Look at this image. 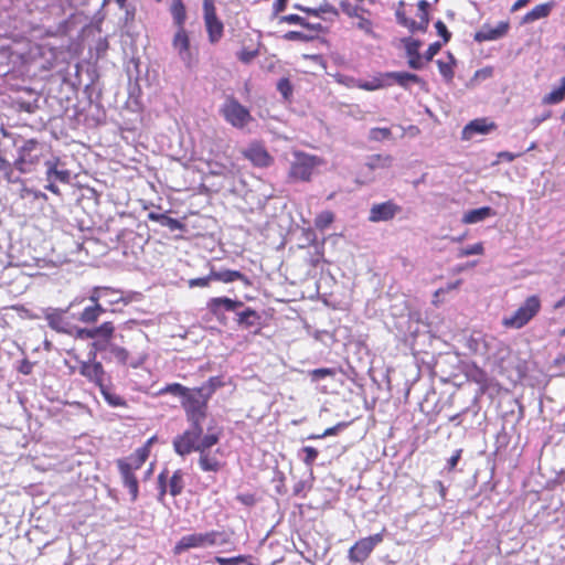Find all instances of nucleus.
<instances>
[{"label":"nucleus","instance_id":"obj_58","mask_svg":"<svg viewBox=\"0 0 565 565\" xmlns=\"http://www.w3.org/2000/svg\"><path fill=\"white\" fill-rule=\"evenodd\" d=\"M278 89L285 97H287L291 93V87L287 79L279 81Z\"/></svg>","mask_w":565,"mask_h":565},{"label":"nucleus","instance_id":"obj_47","mask_svg":"<svg viewBox=\"0 0 565 565\" xmlns=\"http://www.w3.org/2000/svg\"><path fill=\"white\" fill-rule=\"evenodd\" d=\"M110 352L121 363H125L128 358V352L124 348L117 345H110Z\"/></svg>","mask_w":565,"mask_h":565},{"label":"nucleus","instance_id":"obj_13","mask_svg":"<svg viewBox=\"0 0 565 565\" xmlns=\"http://www.w3.org/2000/svg\"><path fill=\"white\" fill-rule=\"evenodd\" d=\"M92 355V360L81 364L79 373L100 387L104 384V367L102 363L95 361V353Z\"/></svg>","mask_w":565,"mask_h":565},{"label":"nucleus","instance_id":"obj_26","mask_svg":"<svg viewBox=\"0 0 565 565\" xmlns=\"http://www.w3.org/2000/svg\"><path fill=\"white\" fill-rule=\"evenodd\" d=\"M551 10H552L551 3L539 4L524 15L523 22L530 23V22L546 18L550 14Z\"/></svg>","mask_w":565,"mask_h":565},{"label":"nucleus","instance_id":"obj_19","mask_svg":"<svg viewBox=\"0 0 565 565\" xmlns=\"http://www.w3.org/2000/svg\"><path fill=\"white\" fill-rule=\"evenodd\" d=\"M509 29L507 22H500L495 28H483L476 34L477 41H493L503 36Z\"/></svg>","mask_w":565,"mask_h":565},{"label":"nucleus","instance_id":"obj_16","mask_svg":"<svg viewBox=\"0 0 565 565\" xmlns=\"http://www.w3.org/2000/svg\"><path fill=\"white\" fill-rule=\"evenodd\" d=\"M242 306V301L233 300L227 297L212 298L207 302V308L213 315H218L221 310L235 311L237 308Z\"/></svg>","mask_w":565,"mask_h":565},{"label":"nucleus","instance_id":"obj_31","mask_svg":"<svg viewBox=\"0 0 565 565\" xmlns=\"http://www.w3.org/2000/svg\"><path fill=\"white\" fill-rule=\"evenodd\" d=\"M211 277L213 280H218L223 282H232L243 278V275L236 270H221V271H212Z\"/></svg>","mask_w":565,"mask_h":565},{"label":"nucleus","instance_id":"obj_64","mask_svg":"<svg viewBox=\"0 0 565 565\" xmlns=\"http://www.w3.org/2000/svg\"><path fill=\"white\" fill-rule=\"evenodd\" d=\"M287 0H275L274 10L276 13L282 12L286 8Z\"/></svg>","mask_w":565,"mask_h":565},{"label":"nucleus","instance_id":"obj_22","mask_svg":"<svg viewBox=\"0 0 565 565\" xmlns=\"http://www.w3.org/2000/svg\"><path fill=\"white\" fill-rule=\"evenodd\" d=\"M45 166L47 181L58 180L62 183H67L70 181V172L67 170H58L57 160H49L45 162Z\"/></svg>","mask_w":565,"mask_h":565},{"label":"nucleus","instance_id":"obj_15","mask_svg":"<svg viewBox=\"0 0 565 565\" xmlns=\"http://www.w3.org/2000/svg\"><path fill=\"white\" fill-rule=\"evenodd\" d=\"M494 129L493 122H488L487 119H476L469 122L462 130V139L470 140L475 135H486Z\"/></svg>","mask_w":565,"mask_h":565},{"label":"nucleus","instance_id":"obj_45","mask_svg":"<svg viewBox=\"0 0 565 565\" xmlns=\"http://www.w3.org/2000/svg\"><path fill=\"white\" fill-rule=\"evenodd\" d=\"M302 451L306 454V457L303 458L305 463L307 466H311L318 457V450L313 447L307 446Z\"/></svg>","mask_w":565,"mask_h":565},{"label":"nucleus","instance_id":"obj_28","mask_svg":"<svg viewBox=\"0 0 565 565\" xmlns=\"http://www.w3.org/2000/svg\"><path fill=\"white\" fill-rule=\"evenodd\" d=\"M103 312H105V309L100 305H90L82 311L78 320L84 323H93L98 320Z\"/></svg>","mask_w":565,"mask_h":565},{"label":"nucleus","instance_id":"obj_55","mask_svg":"<svg viewBox=\"0 0 565 565\" xmlns=\"http://www.w3.org/2000/svg\"><path fill=\"white\" fill-rule=\"evenodd\" d=\"M334 371L331 369H316L311 372L313 379H321L324 376L333 375Z\"/></svg>","mask_w":565,"mask_h":565},{"label":"nucleus","instance_id":"obj_17","mask_svg":"<svg viewBox=\"0 0 565 565\" xmlns=\"http://www.w3.org/2000/svg\"><path fill=\"white\" fill-rule=\"evenodd\" d=\"M77 299L73 300L68 308L65 310H51L45 313V319L47 320L49 326L58 332H65V321L63 315L68 311V309L77 303Z\"/></svg>","mask_w":565,"mask_h":565},{"label":"nucleus","instance_id":"obj_8","mask_svg":"<svg viewBox=\"0 0 565 565\" xmlns=\"http://www.w3.org/2000/svg\"><path fill=\"white\" fill-rule=\"evenodd\" d=\"M172 47L186 68L195 64V54L190 44V36L184 28H180L173 35Z\"/></svg>","mask_w":565,"mask_h":565},{"label":"nucleus","instance_id":"obj_3","mask_svg":"<svg viewBox=\"0 0 565 565\" xmlns=\"http://www.w3.org/2000/svg\"><path fill=\"white\" fill-rule=\"evenodd\" d=\"M228 542L225 533L210 531L205 533H192L182 536L175 544L174 554H181L190 548H206L211 546H222Z\"/></svg>","mask_w":565,"mask_h":565},{"label":"nucleus","instance_id":"obj_41","mask_svg":"<svg viewBox=\"0 0 565 565\" xmlns=\"http://www.w3.org/2000/svg\"><path fill=\"white\" fill-rule=\"evenodd\" d=\"M215 562L220 565H239L242 563H245L246 562V557L245 556H235V557H221V556H217L215 558Z\"/></svg>","mask_w":565,"mask_h":565},{"label":"nucleus","instance_id":"obj_2","mask_svg":"<svg viewBox=\"0 0 565 565\" xmlns=\"http://www.w3.org/2000/svg\"><path fill=\"white\" fill-rule=\"evenodd\" d=\"M147 458L148 447H140L128 458L117 461L122 482L128 488L132 501L138 497V481L134 471L140 469Z\"/></svg>","mask_w":565,"mask_h":565},{"label":"nucleus","instance_id":"obj_54","mask_svg":"<svg viewBox=\"0 0 565 565\" xmlns=\"http://www.w3.org/2000/svg\"><path fill=\"white\" fill-rule=\"evenodd\" d=\"M257 55V51H248V50H243L239 54H238V58L243 62V63H249L250 61H253L255 58V56Z\"/></svg>","mask_w":565,"mask_h":565},{"label":"nucleus","instance_id":"obj_9","mask_svg":"<svg viewBox=\"0 0 565 565\" xmlns=\"http://www.w3.org/2000/svg\"><path fill=\"white\" fill-rule=\"evenodd\" d=\"M383 541V535L381 533H376L374 535L363 537L359 540L350 550H349V559L353 563H362L364 562L372 551L375 548L377 544Z\"/></svg>","mask_w":565,"mask_h":565},{"label":"nucleus","instance_id":"obj_57","mask_svg":"<svg viewBox=\"0 0 565 565\" xmlns=\"http://www.w3.org/2000/svg\"><path fill=\"white\" fill-rule=\"evenodd\" d=\"M77 337L82 339H94L96 338L95 329H79L77 331Z\"/></svg>","mask_w":565,"mask_h":565},{"label":"nucleus","instance_id":"obj_59","mask_svg":"<svg viewBox=\"0 0 565 565\" xmlns=\"http://www.w3.org/2000/svg\"><path fill=\"white\" fill-rule=\"evenodd\" d=\"M230 171H231V169L223 164L222 166L215 164L214 167H211V170H210V172L215 175H224Z\"/></svg>","mask_w":565,"mask_h":565},{"label":"nucleus","instance_id":"obj_29","mask_svg":"<svg viewBox=\"0 0 565 565\" xmlns=\"http://www.w3.org/2000/svg\"><path fill=\"white\" fill-rule=\"evenodd\" d=\"M199 465L204 471H217L220 461L207 450L200 451Z\"/></svg>","mask_w":565,"mask_h":565},{"label":"nucleus","instance_id":"obj_1","mask_svg":"<svg viewBox=\"0 0 565 565\" xmlns=\"http://www.w3.org/2000/svg\"><path fill=\"white\" fill-rule=\"evenodd\" d=\"M202 433V425L191 424L189 429L174 438V451L180 456H185L192 451L207 450L218 441V433L215 429L209 428L203 437Z\"/></svg>","mask_w":565,"mask_h":565},{"label":"nucleus","instance_id":"obj_4","mask_svg":"<svg viewBox=\"0 0 565 565\" xmlns=\"http://www.w3.org/2000/svg\"><path fill=\"white\" fill-rule=\"evenodd\" d=\"M541 300L537 296H530L511 316L504 317L502 324L510 329H521L526 326L540 311Z\"/></svg>","mask_w":565,"mask_h":565},{"label":"nucleus","instance_id":"obj_56","mask_svg":"<svg viewBox=\"0 0 565 565\" xmlns=\"http://www.w3.org/2000/svg\"><path fill=\"white\" fill-rule=\"evenodd\" d=\"M408 65L413 70H420V68H423L422 56L420 55L409 56L408 57Z\"/></svg>","mask_w":565,"mask_h":565},{"label":"nucleus","instance_id":"obj_49","mask_svg":"<svg viewBox=\"0 0 565 565\" xmlns=\"http://www.w3.org/2000/svg\"><path fill=\"white\" fill-rule=\"evenodd\" d=\"M211 280H213V277H211V274H210L206 277L190 279L189 280V286L191 288H193V287H207Z\"/></svg>","mask_w":565,"mask_h":565},{"label":"nucleus","instance_id":"obj_61","mask_svg":"<svg viewBox=\"0 0 565 565\" xmlns=\"http://www.w3.org/2000/svg\"><path fill=\"white\" fill-rule=\"evenodd\" d=\"M460 455H461V450H457V451H456V452H455V454L449 458V460H448V468H449V470L454 469V468L457 466V463H458V461H459V459H460Z\"/></svg>","mask_w":565,"mask_h":565},{"label":"nucleus","instance_id":"obj_44","mask_svg":"<svg viewBox=\"0 0 565 565\" xmlns=\"http://www.w3.org/2000/svg\"><path fill=\"white\" fill-rule=\"evenodd\" d=\"M395 14H396V20H397V22H398L401 25H403V26L407 28V29L412 32V26H414V20L408 19V18L406 17L405 12H404V11H402V10H399V9H398V10H396V13H395Z\"/></svg>","mask_w":565,"mask_h":565},{"label":"nucleus","instance_id":"obj_11","mask_svg":"<svg viewBox=\"0 0 565 565\" xmlns=\"http://www.w3.org/2000/svg\"><path fill=\"white\" fill-rule=\"evenodd\" d=\"M38 141L34 139L26 140L19 149V157L15 161V167L22 173L30 171L31 166L39 162V156L33 152L36 150Z\"/></svg>","mask_w":565,"mask_h":565},{"label":"nucleus","instance_id":"obj_27","mask_svg":"<svg viewBox=\"0 0 565 565\" xmlns=\"http://www.w3.org/2000/svg\"><path fill=\"white\" fill-rule=\"evenodd\" d=\"M149 220L159 223L162 226L168 227L171 231H177L182 228L181 222L175 218H172L166 214L150 212L148 215Z\"/></svg>","mask_w":565,"mask_h":565},{"label":"nucleus","instance_id":"obj_51","mask_svg":"<svg viewBox=\"0 0 565 565\" xmlns=\"http://www.w3.org/2000/svg\"><path fill=\"white\" fill-rule=\"evenodd\" d=\"M441 47V43L440 42H435L433 44H430L427 49V51L425 52V58L427 61H430L440 50Z\"/></svg>","mask_w":565,"mask_h":565},{"label":"nucleus","instance_id":"obj_6","mask_svg":"<svg viewBox=\"0 0 565 565\" xmlns=\"http://www.w3.org/2000/svg\"><path fill=\"white\" fill-rule=\"evenodd\" d=\"M207 396L202 388L190 390L183 398L182 405L191 424L202 425L205 419Z\"/></svg>","mask_w":565,"mask_h":565},{"label":"nucleus","instance_id":"obj_30","mask_svg":"<svg viewBox=\"0 0 565 565\" xmlns=\"http://www.w3.org/2000/svg\"><path fill=\"white\" fill-rule=\"evenodd\" d=\"M393 163V157L390 154H374L369 158L366 166L371 170L387 169Z\"/></svg>","mask_w":565,"mask_h":565},{"label":"nucleus","instance_id":"obj_36","mask_svg":"<svg viewBox=\"0 0 565 565\" xmlns=\"http://www.w3.org/2000/svg\"><path fill=\"white\" fill-rule=\"evenodd\" d=\"M334 220V215L330 211L321 212L315 220V225L319 230L327 228Z\"/></svg>","mask_w":565,"mask_h":565},{"label":"nucleus","instance_id":"obj_35","mask_svg":"<svg viewBox=\"0 0 565 565\" xmlns=\"http://www.w3.org/2000/svg\"><path fill=\"white\" fill-rule=\"evenodd\" d=\"M189 391H190L189 388L182 386L181 384L173 383V384H169L166 387L161 388L160 393L161 394H172V395L181 396L182 398H184L186 396V394L189 393Z\"/></svg>","mask_w":565,"mask_h":565},{"label":"nucleus","instance_id":"obj_42","mask_svg":"<svg viewBox=\"0 0 565 565\" xmlns=\"http://www.w3.org/2000/svg\"><path fill=\"white\" fill-rule=\"evenodd\" d=\"M342 11L349 17L356 18L360 14L361 8L350 3L349 1H341L340 3Z\"/></svg>","mask_w":565,"mask_h":565},{"label":"nucleus","instance_id":"obj_23","mask_svg":"<svg viewBox=\"0 0 565 565\" xmlns=\"http://www.w3.org/2000/svg\"><path fill=\"white\" fill-rule=\"evenodd\" d=\"M170 12L173 18L174 24L180 28H184V22L186 19L185 7L182 0H172Z\"/></svg>","mask_w":565,"mask_h":565},{"label":"nucleus","instance_id":"obj_12","mask_svg":"<svg viewBox=\"0 0 565 565\" xmlns=\"http://www.w3.org/2000/svg\"><path fill=\"white\" fill-rule=\"evenodd\" d=\"M243 154L254 166L268 167L273 162L271 156L268 153L266 148L259 142L250 143L246 149L243 150Z\"/></svg>","mask_w":565,"mask_h":565},{"label":"nucleus","instance_id":"obj_33","mask_svg":"<svg viewBox=\"0 0 565 565\" xmlns=\"http://www.w3.org/2000/svg\"><path fill=\"white\" fill-rule=\"evenodd\" d=\"M183 489L182 473L180 470H177L170 481H169V492L172 497H175L181 493Z\"/></svg>","mask_w":565,"mask_h":565},{"label":"nucleus","instance_id":"obj_32","mask_svg":"<svg viewBox=\"0 0 565 565\" xmlns=\"http://www.w3.org/2000/svg\"><path fill=\"white\" fill-rule=\"evenodd\" d=\"M105 401L113 407H120L125 405V401L119 395L113 393L104 384L99 387Z\"/></svg>","mask_w":565,"mask_h":565},{"label":"nucleus","instance_id":"obj_63","mask_svg":"<svg viewBox=\"0 0 565 565\" xmlns=\"http://www.w3.org/2000/svg\"><path fill=\"white\" fill-rule=\"evenodd\" d=\"M296 9L300 10V11H303L308 14H312L315 17H320L319 15V9L316 8V9H312V8H308V7H302V6H299V4H296L295 6Z\"/></svg>","mask_w":565,"mask_h":565},{"label":"nucleus","instance_id":"obj_52","mask_svg":"<svg viewBox=\"0 0 565 565\" xmlns=\"http://www.w3.org/2000/svg\"><path fill=\"white\" fill-rule=\"evenodd\" d=\"M318 9H319V15L320 17L322 14H327V13L332 14V15H338L337 9L333 6H331L330 3H328V2L321 3L318 7Z\"/></svg>","mask_w":565,"mask_h":565},{"label":"nucleus","instance_id":"obj_62","mask_svg":"<svg viewBox=\"0 0 565 565\" xmlns=\"http://www.w3.org/2000/svg\"><path fill=\"white\" fill-rule=\"evenodd\" d=\"M32 367H33L32 363H31V362H29V361H26V360H24V361L21 363V365H20V367H19V371H20L21 373H23V374L28 375V374H30V373L32 372Z\"/></svg>","mask_w":565,"mask_h":565},{"label":"nucleus","instance_id":"obj_37","mask_svg":"<svg viewBox=\"0 0 565 565\" xmlns=\"http://www.w3.org/2000/svg\"><path fill=\"white\" fill-rule=\"evenodd\" d=\"M403 42H404L405 51H406V54L408 57L420 55L419 54V49L422 45L420 41L408 38V39H405Z\"/></svg>","mask_w":565,"mask_h":565},{"label":"nucleus","instance_id":"obj_14","mask_svg":"<svg viewBox=\"0 0 565 565\" xmlns=\"http://www.w3.org/2000/svg\"><path fill=\"white\" fill-rule=\"evenodd\" d=\"M398 210V206L391 201L374 204L370 210L369 221L373 223L390 221Z\"/></svg>","mask_w":565,"mask_h":565},{"label":"nucleus","instance_id":"obj_40","mask_svg":"<svg viewBox=\"0 0 565 565\" xmlns=\"http://www.w3.org/2000/svg\"><path fill=\"white\" fill-rule=\"evenodd\" d=\"M96 331V338L103 337L109 339L114 333V326L111 322H104L102 326L94 328Z\"/></svg>","mask_w":565,"mask_h":565},{"label":"nucleus","instance_id":"obj_53","mask_svg":"<svg viewBox=\"0 0 565 565\" xmlns=\"http://www.w3.org/2000/svg\"><path fill=\"white\" fill-rule=\"evenodd\" d=\"M256 313L254 310L252 309H246L245 311H242L238 313V322L239 323H246V324H252V322L249 321V318L250 317H255Z\"/></svg>","mask_w":565,"mask_h":565},{"label":"nucleus","instance_id":"obj_48","mask_svg":"<svg viewBox=\"0 0 565 565\" xmlns=\"http://www.w3.org/2000/svg\"><path fill=\"white\" fill-rule=\"evenodd\" d=\"M435 28L437 30L438 35L443 38L444 43H447L450 39V32L448 31L446 24L443 21H437L435 23Z\"/></svg>","mask_w":565,"mask_h":565},{"label":"nucleus","instance_id":"obj_25","mask_svg":"<svg viewBox=\"0 0 565 565\" xmlns=\"http://www.w3.org/2000/svg\"><path fill=\"white\" fill-rule=\"evenodd\" d=\"M565 97V77L559 81L558 87L554 88L551 93L542 98L544 105H555L561 103Z\"/></svg>","mask_w":565,"mask_h":565},{"label":"nucleus","instance_id":"obj_10","mask_svg":"<svg viewBox=\"0 0 565 565\" xmlns=\"http://www.w3.org/2000/svg\"><path fill=\"white\" fill-rule=\"evenodd\" d=\"M203 10L209 40L215 43L223 35V23L216 17L214 0H204Z\"/></svg>","mask_w":565,"mask_h":565},{"label":"nucleus","instance_id":"obj_24","mask_svg":"<svg viewBox=\"0 0 565 565\" xmlns=\"http://www.w3.org/2000/svg\"><path fill=\"white\" fill-rule=\"evenodd\" d=\"M438 70L446 82H451L454 78V67L456 65V60L451 53H448L447 60H438L437 61Z\"/></svg>","mask_w":565,"mask_h":565},{"label":"nucleus","instance_id":"obj_21","mask_svg":"<svg viewBox=\"0 0 565 565\" xmlns=\"http://www.w3.org/2000/svg\"><path fill=\"white\" fill-rule=\"evenodd\" d=\"M428 6L429 3L426 0H420L418 2V20H414V26H412V32L426 31L429 23V17L427 11Z\"/></svg>","mask_w":565,"mask_h":565},{"label":"nucleus","instance_id":"obj_7","mask_svg":"<svg viewBox=\"0 0 565 565\" xmlns=\"http://www.w3.org/2000/svg\"><path fill=\"white\" fill-rule=\"evenodd\" d=\"M225 120L235 128H244L252 121L249 110L234 97H227L221 108Z\"/></svg>","mask_w":565,"mask_h":565},{"label":"nucleus","instance_id":"obj_50","mask_svg":"<svg viewBox=\"0 0 565 565\" xmlns=\"http://www.w3.org/2000/svg\"><path fill=\"white\" fill-rule=\"evenodd\" d=\"M108 291L107 288L96 287L93 289L89 300L92 301V305H99L98 301L100 298H103L104 294Z\"/></svg>","mask_w":565,"mask_h":565},{"label":"nucleus","instance_id":"obj_38","mask_svg":"<svg viewBox=\"0 0 565 565\" xmlns=\"http://www.w3.org/2000/svg\"><path fill=\"white\" fill-rule=\"evenodd\" d=\"M392 132L390 128H372L370 130V139L374 141H380L384 139H388L391 137Z\"/></svg>","mask_w":565,"mask_h":565},{"label":"nucleus","instance_id":"obj_39","mask_svg":"<svg viewBox=\"0 0 565 565\" xmlns=\"http://www.w3.org/2000/svg\"><path fill=\"white\" fill-rule=\"evenodd\" d=\"M281 21L289 23V24H300L306 28L317 29L320 26V24L317 25H309L306 20L297 14H289L281 18Z\"/></svg>","mask_w":565,"mask_h":565},{"label":"nucleus","instance_id":"obj_46","mask_svg":"<svg viewBox=\"0 0 565 565\" xmlns=\"http://www.w3.org/2000/svg\"><path fill=\"white\" fill-rule=\"evenodd\" d=\"M356 19H358L356 26L361 31L365 32L366 34H371L372 33V22L369 19H366L360 14H359V17H356Z\"/></svg>","mask_w":565,"mask_h":565},{"label":"nucleus","instance_id":"obj_43","mask_svg":"<svg viewBox=\"0 0 565 565\" xmlns=\"http://www.w3.org/2000/svg\"><path fill=\"white\" fill-rule=\"evenodd\" d=\"M483 253V247L480 243L471 245L469 247L462 248L459 252L460 257L469 256V255H481Z\"/></svg>","mask_w":565,"mask_h":565},{"label":"nucleus","instance_id":"obj_60","mask_svg":"<svg viewBox=\"0 0 565 565\" xmlns=\"http://www.w3.org/2000/svg\"><path fill=\"white\" fill-rule=\"evenodd\" d=\"M491 75H492V68L486 67V68L477 71L475 74V78L487 79V78L491 77Z\"/></svg>","mask_w":565,"mask_h":565},{"label":"nucleus","instance_id":"obj_34","mask_svg":"<svg viewBox=\"0 0 565 565\" xmlns=\"http://www.w3.org/2000/svg\"><path fill=\"white\" fill-rule=\"evenodd\" d=\"M384 78L385 77L383 75L382 77H374L371 81H360L356 86L369 92L376 90L385 86Z\"/></svg>","mask_w":565,"mask_h":565},{"label":"nucleus","instance_id":"obj_5","mask_svg":"<svg viewBox=\"0 0 565 565\" xmlns=\"http://www.w3.org/2000/svg\"><path fill=\"white\" fill-rule=\"evenodd\" d=\"M321 163L322 160L316 156L295 151L290 160L289 175L295 180L309 181L315 168Z\"/></svg>","mask_w":565,"mask_h":565},{"label":"nucleus","instance_id":"obj_18","mask_svg":"<svg viewBox=\"0 0 565 565\" xmlns=\"http://www.w3.org/2000/svg\"><path fill=\"white\" fill-rule=\"evenodd\" d=\"M493 215L494 211L491 207L482 206L479 209L467 211L463 214L461 222L463 224H477Z\"/></svg>","mask_w":565,"mask_h":565},{"label":"nucleus","instance_id":"obj_20","mask_svg":"<svg viewBox=\"0 0 565 565\" xmlns=\"http://www.w3.org/2000/svg\"><path fill=\"white\" fill-rule=\"evenodd\" d=\"M384 77L393 78L398 85H401L404 88H407L409 86V84H412V83L418 84L422 86L425 85V82L419 76H417L416 74H413V73H407V72H391V73H386L384 75Z\"/></svg>","mask_w":565,"mask_h":565}]
</instances>
